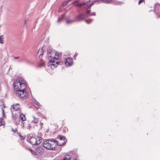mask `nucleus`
I'll return each mask as SVG.
<instances>
[{
	"mask_svg": "<svg viewBox=\"0 0 160 160\" xmlns=\"http://www.w3.org/2000/svg\"><path fill=\"white\" fill-rule=\"evenodd\" d=\"M37 138L34 133H31L27 135L26 140L32 145H38L42 142V138L39 137Z\"/></svg>",
	"mask_w": 160,
	"mask_h": 160,
	"instance_id": "f257e3e1",
	"label": "nucleus"
},
{
	"mask_svg": "<svg viewBox=\"0 0 160 160\" xmlns=\"http://www.w3.org/2000/svg\"><path fill=\"white\" fill-rule=\"evenodd\" d=\"M20 84L19 89L20 90L19 92L16 93V95L21 98L25 99L28 97V93L26 91V85L25 83L23 82Z\"/></svg>",
	"mask_w": 160,
	"mask_h": 160,
	"instance_id": "f03ea898",
	"label": "nucleus"
},
{
	"mask_svg": "<svg viewBox=\"0 0 160 160\" xmlns=\"http://www.w3.org/2000/svg\"><path fill=\"white\" fill-rule=\"evenodd\" d=\"M52 143L50 139H48L43 142V147L49 150H55L56 148V145L52 144Z\"/></svg>",
	"mask_w": 160,
	"mask_h": 160,
	"instance_id": "7ed1b4c3",
	"label": "nucleus"
},
{
	"mask_svg": "<svg viewBox=\"0 0 160 160\" xmlns=\"http://www.w3.org/2000/svg\"><path fill=\"white\" fill-rule=\"evenodd\" d=\"M98 0H95L94 1H92L91 3H90L89 5L88 4L85 7V8L87 10L86 12V14H90L91 12L90 10H89L88 9H90L91 7L94 4L95 2H98Z\"/></svg>",
	"mask_w": 160,
	"mask_h": 160,
	"instance_id": "20e7f679",
	"label": "nucleus"
},
{
	"mask_svg": "<svg viewBox=\"0 0 160 160\" xmlns=\"http://www.w3.org/2000/svg\"><path fill=\"white\" fill-rule=\"evenodd\" d=\"M72 61V59L70 57L66 59L65 62L66 66H71L73 63Z\"/></svg>",
	"mask_w": 160,
	"mask_h": 160,
	"instance_id": "39448f33",
	"label": "nucleus"
},
{
	"mask_svg": "<svg viewBox=\"0 0 160 160\" xmlns=\"http://www.w3.org/2000/svg\"><path fill=\"white\" fill-rule=\"evenodd\" d=\"M51 139V141H52V142H53L52 144L53 145H58L59 146H62L63 145H64L65 144V142L64 141L62 142H59L58 141H57V140H54V139Z\"/></svg>",
	"mask_w": 160,
	"mask_h": 160,
	"instance_id": "423d86ee",
	"label": "nucleus"
},
{
	"mask_svg": "<svg viewBox=\"0 0 160 160\" xmlns=\"http://www.w3.org/2000/svg\"><path fill=\"white\" fill-rule=\"evenodd\" d=\"M85 15L83 13H80L77 16L76 19L78 21H82L85 18Z\"/></svg>",
	"mask_w": 160,
	"mask_h": 160,
	"instance_id": "0eeeda50",
	"label": "nucleus"
},
{
	"mask_svg": "<svg viewBox=\"0 0 160 160\" xmlns=\"http://www.w3.org/2000/svg\"><path fill=\"white\" fill-rule=\"evenodd\" d=\"M91 0H90L86 2H83L82 3L77 4L74 5L75 6L78 7H80L84 5H87L88 3L90 2Z\"/></svg>",
	"mask_w": 160,
	"mask_h": 160,
	"instance_id": "6e6552de",
	"label": "nucleus"
},
{
	"mask_svg": "<svg viewBox=\"0 0 160 160\" xmlns=\"http://www.w3.org/2000/svg\"><path fill=\"white\" fill-rule=\"evenodd\" d=\"M47 53L48 54H50L51 56L52 55H54V54H55V55H56L57 56H59V55H58L57 56L56 54L55 51L53 50L52 49L50 48L48 49L47 50ZM54 56V55H53Z\"/></svg>",
	"mask_w": 160,
	"mask_h": 160,
	"instance_id": "1a4fd4ad",
	"label": "nucleus"
},
{
	"mask_svg": "<svg viewBox=\"0 0 160 160\" xmlns=\"http://www.w3.org/2000/svg\"><path fill=\"white\" fill-rule=\"evenodd\" d=\"M59 138L60 141H62V142H65V143L67 141V139L65 137L63 136H62L61 135H58L57 138Z\"/></svg>",
	"mask_w": 160,
	"mask_h": 160,
	"instance_id": "9d476101",
	"label": "nucleus"
},
{
	"mask_svg": "<svg viewBox=\"0 0 160 160\" xmlns=\"http://www.w3.org/2000/svg\"><path fill=\"white\" fill-rule=\"evenodd\" d=\"M43 150V148L40 147L36 148V152L40 154V155L42 154L43 153V152L42 151Z\"/></svg>",
	"mask_w": 160,
	"mask_h": 160,
	"instance_id": "9b49d317",
	"label": "nucleus"
},
{
	"mask_svg": "<svg viewBox=\"0 0 160 160\" xmlns=\"http://www.w3.org/2000/svg\"><path fill=\"white\" fill-rule=\"evenodd\" d=\"M18 106H19V104L18 103L14 104L12 105L13 109L14 110L17 111L19 109V107Z\"/></svg>",
	"mask_w": 160,
	"mask_h": 160,
	"instance_id": "f8f14e48",
	"label": "nucleus"
},
{
	"mask_svg": "<svg viewBox=\"0 0 160 160\" xmlns=\"http://www.w3.org/2000/svg\"><path fill=\"white\" fill-rule=\"evenodd\" d=\"M48 59L50 63H53L55 62V61L54 60V59L51 56H50L48 57Z\"/></svg>",
	"mask_w": 160,
	"mask_h": 160,
	"instance_id": "ddd939ff",
	"label": "nucleus"
},
{
	"mask_svg": "<svg viewBox=\"0 0 160 160\" xmlns=\"http://www.w3.org/2000/svg\"><path fill=\"white\" fill-rule=\"evenodd\" d=\"M71 158V156L70 155L66 154L64 156L63 160H70Z\"/></svg>",
	"mask_w": 160,
	"mask_h": 160,
	"instance_id": "4468645a",
	"label": "nucleus"
},
{
	"mask_svg": "<svg viewBox=\"0 0 160 160\" xmlns=\"http://www.w3.org/2000/svg\"><path fill=\"white\" fill-rule=\"evenodd\" d=\"M20 118L22 121H24L25 120V116L23 114H22L19 116Z\"/></svg>",
	"mask_w": 160,
	"mask_h": 160,
	"instance_id": "2eb2a0df",
	"label": "nucleus"
},
{
	"mask_svg": "<svg viewBox=\"0 0 160 160\" xmlns=\"http://www.w3.org/2000/svg\"><path fill=\"white\" fill-rule=\"evenodd\" d=\"M27 148V149H28V150H29L30 151V152H31V153H32V154L33 155H34L35 156V155H37V153L33 150H32L31 149H28V148Z\"/></svg>",
	"mask_w": 160,
	"mask_h": 160,
	"instance_id": "dca6fc26",
	"label": "nucleus"
},
{
	"mask_svg": "<svg viewBox=\"0 0 160 160\" xmlns=\"http://www.w3.org/2000/svg\"><path fill=\"white\" fill-rule=\"evenodd\" d=\"M4 37L3 35L0 36V43L3 44L4 42Z\"/></svg>",
	"mask_w": 160,
	"mask_h": 160,
	"instance_id": "f3484780",
	"label": "nucleus"
},
{
	"mask_svg": "<svg viewBox=\"0 0 160 160\" xmlns=\"http://www.w3.org/2000/svg\"><path fill=\"white\" fill-rule=\"evenodd\" d=\"M18 117V114H15L14 115H12L13 119L14 120H16L17 119Z\"/></svg>",
	"mask_w": 160,
	"mask_h": 160,
	"instance_id": "a211bd4d",
	"label": "nucleus"
},
{
	"mask_svg": "<svg viewBox=\"0 0 160 160\" xmlns=\"http://www.w3.org/2000/svg\"><path fill=\"white\" fill-rule=\"evenodd\" d=\"M22 83V81L20 82V80L19 79H17L15 81V82L13 83V84H18L19 85H20V84H21Z\"/></svg>",
	"mask_w": 160,
	"mask_h": 160,
	"instance_id": "6ab92c4d",
	"label": "nucleus"
},
{
	"mask_svg": "<svg viewBox=\"0 0 160 160\" xmlns=\"http://www.w3.org/2000/svg\"><path fill=\"white\" fill-rule=\"evenodd\" d=\"M19 86H16L15 87H14V89L15 91H16L17 92H19V90H20V89H19Z\"/></svg>",
	"mask_w": 160,
	"mask_h": 160,
	"instance_id": "aec40b11",
	"label": "nucleus"
},
{
	"mask_svg": "<svg viewBox=\"0 0 160 160\" xmlns=\"http://www.w3.org/2000/svg\"><path fill=\"white\" fill-rule=\"evenodd\" d=\"M50 65H51V66L52 65L54 68H56V67H57V66L56 65V63H51V64H49V62H48V66H50Z\"/></svg>",
	"mask_w": 160,
	"mask_h": 160,
	"instance_id": "412c9836",
	"label": "nucleus"
},
{
	"mask_svg": "<svg viewBox=\"0 0 160 160\" xmlns=\"http://www.w3.org/2000/svg\"><path fill=\"white\" fill-rule=\"evenodd\" d=\"M103 1L106 3H110L112 2V0H101V1Z\"/></svg>",
	"mask_w": 160,
	"mask_h": 160,
	"instance_id": "4be33fe9",
	"label": "nucleus"
},
{
	"mask_svg": "<svg viewBox=\"0 0 160 160\" xmlns=\"http://www.w3.org/2000/svg\"><path fill=\"white\" fill-rule=\"evenodd\" d=\"M92 21V19H89L88 20H87V19L85 20V21L88 24L91 22Z\"/></svg>",
	"mask_w": 160,
	"mask_h": 160,
	"instance_id": "5701e85b",
	"label": "nucleus"
},
{
	"mask_svg": "<svg viewBox=\"0 0 160 160\" xmlns=\"http://www.w3.org/2000/svg\"><path fill=\"white\" fill-rule=\"evenodd\" d=\"M145 0H139L138 1V4L139 5H140L141 3L144 2L145 3Z\"/></svg>",
	"mask_w": 160,
	"mask_h": 160,
	"instance_id": "b1692460",
	"label": "nucleus"
},
{
	"mask_svg": "<svg viewBox=\"0 0 160 160\" xmlns=\"http://www.w3.org/2000/svg\"><path fill=\"white\" fill-rule=\"evenodd\" d=\"M73 21V20H67L66 21V23L67 24H69V23H70L72 22Z\"/></svg>",
	"mask_w": 160,
	"mask_h": 160,
	"instance_id": "393cba45",
	"label": "nucleus"
},
{
	"mask_svg": "<svg viewBox=\"0 0 160 160\" xmlns=\"http://www.w3.org/2000/svg\"><path fill=\"white\" fill-rule=\"evenodd\" d=\"M45 65V63L44 62H40L39 64V66L40 67H42L44 66Z\"/></svg>",
	"mask_w": 160,
	"mask_h": 160,
	"instance_id": "a878e982",
	"label": "nucleus"
},
{
	"mask_svg": "<svg viewBox=\"0 0 160 160\" xmlns=\"http://www.w3.org/2000/svg\"><path fill=\"white\" fill-rule=\"evenodd\" d=\"M19 137L21 138V140H23L25 138V137H23L20 134H19Z\"/></svg>",
	"mask_w": 160,
	"mask_h": 160,
	"instance_id": "bb28decb",
	"label": "nucleus"
},
{
	"mask_svg": "<svg viewBox=\"0 0 160 160\" xmlns=\"http://www.w3.org/2000/svg\"><path fill=\"white\" fill-rule=\"evenodd\" d=\"M62 62H58V61L57 62H56V64H58V65L60 64V65H62Z\"/></svg>",
	"mask_w": 160,
	"mask_h": 160,
	"instance_id": "cd10ccee",
	"label": "nucleus"
},
{
	"mask_svg": "<svg viewBox=\"0 0 160 160\" xmlns=\"http://www.w3.org/2000/svg\"><path fill=\"white\" fill-rule=\"evenodd\" d=\"M41 53L40 54V55H42L41 57H42V56H43V53H44V50L43 49H42H42L41 50Z\"/></svg>",
	"mask_w": 160,
	"mask_h": 160,
	"instance_id": "c85d7f7f",
	"label": "nucleus"
},
{
	"mask_svg": "<svg viewBox=\"0 0 160 160\" xmlns=\"http://www.w3.org/2000/svg\"><path fill=\"white\" fill-rule=\"evenodd\" d=\"M38 120L37 119L34 118V122L35 123H37L38 122Z\"/></svg>",
	"mask_w": 160,
	"mask_h": 160,
	"instance_id": "c756f323",
	"label": "nucleus"
},
{
	"mask_svg": "<svg viewBox=\"0 0 160 160\" xmlns=\"http://www.w3.org/2000/svg\"><path fill=\"white\" fill-rule=\"evenodd\" d=\"M96 15L95 13L94 12H92L90 13V16H95Z\"/></svg>",
	"mask_w": 160,
	"mask_h": 160,
	"instance_id": "7c9ffc66",
	"label": "nucleus"
},
{
	"mask_svg": "<svg viewBox=\"0 0 160 160\" xmlns=\"http://www.w3.org/2000/svg\"><path fill=\"white\" fill-rule=\"evenodd\" d=\"M4 110H3L2 108V115H3V118H5V113L4 112Z\"/></svg>",
	"mask_w": 160,
	"mask_h": 160,
	"instance_id": "2f4dec72",
	"label": "nucleus"
},
{
	"mask_svg": "<svg viewBox=\"0 0 160 160\" xmlns=\"http://www.w3.org/2000/svg\"><path fill=\"white\" fill-rule=\"evenodd\" d=\"M62 20V18H59L58 19V22H60Z\"/></svg>",
	"mask_w": 160,
	"mask_h": 160,
	"instance_id": "473e14b6",
	"label": "nucleus"
},
{
	"mask_svg": "<svg viewBox=\"0 0 160 160\" xmlns=\"http://www.w3.org/2000/svg\"><path fill=\"white\" fill-rule=\"evenodd\" d=\"M13 86L14 87H15L16 86H19V85L18 84H13Z\"/></svg>",
	"mask_w": 160,
	"mask_h": 160,
	"instance_id": "72a5a7b5",
	"label": "nucleus"
},
{
	"mask_svg": "<svg viewBox=\"0 0 160 160\" xmlns=\"http://www.w3.org/2000/svg\"><path fill=\"white\" fill-rule=\"evenodd\" d=\"M78 53H77L76 52L74 54V58L75 59V58L78 55Z\"/></svg>",
	"mask_w": 160,
	"mask_h": 160,
	"instance_id": "f704fd0d",
	"label": "nucleus"
},
{
	"mask_svg": "<svg viewBox=\"0 0 160 160\" xmlns=\"http://www.w3.org/2000/svg\"><path fill=\"white\" fill-rule=\"evenodd\" d=\"M41 56H42V55H40L39 56V59L41 61H42V57H41Z\"/></svg>",
	"mask_w": 160,
	"mask_h": 160,
	"instance_id": "c9c22d12",
	"label": "nucleus"
},
{
	"mask_svg": "<svg viewBox=\"0 0 160 160\" xmlns=\"http://www.w3.org/2000/svg\"><path fill=\"white\" fill-rule=\"evenodd\" d=\"M79 2V0H76L75 1L73 2L72 3H77V2Z\"/></svg>",
	"mask_w": 160,
	"mask_h": 160,
	"instance_id": "e433bc0d",
	"label": "nucleus"
},
{
	"mask_svg": "<svg viewBox=\"0 0 160 160\" xmlns=\"http://www.w3.org/2000/svg\"><path fill=\"white\" fill-rule=\"evenodd\" d=\"M23 61V59L22 58H21L18 61L19 62H22Z\"/></svg>",
	"mask_w": 160,
	"mask_h": 160,
	"instance_id": "4c0bfd02",
	"label": "nucleus"
},
{
	"mask_svg": "<svg viewBox=\"0 0 160 160\" xmlns=\"http://www.w3.org/2000/svg\"><path fill=\"white\" fill-rule=\"evenodd\" d=\"M36 105L38 106H40V103H39V102H37L36 103Z\"/></svg>",
	"mask_w": 160,
	"mask_h": 160,
	"instance_id": "58836bf2",
	"label": "nucleus"
},
{
	"mask_svg": "<svg viewBox=\"0 0 160 160\" xmlns=\"http://www.w3.org/2000/svg\"><path fill=\"white\" fill-rule=\"evenodd\" d=\"M53 58L54 59H55L56 60H58L59 59V58H58L54 57Z\"/></svg>",
	"mask_w": 160,
	"mask_h": 160,
	"instance_id": "ea45409f",
	"label": "nucleus"
},
{
	"mask_svg": "<svg viewBox=\"0 0 160 160\" xmlns=\"http://www.w3.org/2000/svg\"><path fill=\"white\" fill-rule=\"evenodd\" d=\"M40 123V126L42 127L43 125V123L42 122H41Z\"/></svg>",
	"mask_w": 160,
	"mask_h": 160,
	"instance_id": "a19ab883",
	"label": "nucleus"
},
{
	"mask_svg": "<svg viewBox=\"0 0 160 160\" xmlns=\"http://www.w3.org/2000/svg\"><path fill=\"white\" fill-rule=\"evenodd\" d=\"M19 58V57H14V58L15 59H18Z\"/></svg>",
	"mask_w": 160,
	"mask_h": 160,
	"instance_id": "79ce46f5",
	"label": "nucleus"
},
{
	"mask_svg": "<svg viewBox=\"0 0 160 160\" xmlns=\"http://www.w3.org/2000/svg\"><path fill=\"white\" fill-rule=\"evenodd\" d=\"M13 132H14V133H16V131H15V130H14V131H13Z\"/></svg>",
	"mask_w": 160,
	"mask_h": 160,
	"instance_id": "37998d69",
	"label": "nucleus"
},
{
	"mask_svg": "<svg viewBox=\"0 0 160 160\" xmlns=\"http://www.w3.org/2000/svg\"><path fill=\"white\" fill-rule=\"evenodd\" d=\"M2 118H0V122H1L2 121Z\"/></svg>",
	"mask_w": 160,
	"mask_h": 160,
	"instance_id": "c03bdc74",
	"label": "nucleus"
},
{
	"mask_svg": "<svg viewBox=\"0 0 160 160\" xmlns=\"http://www.w3.org/2000/svg\"><path fill=\"white\" fill-rule=\"evenodd\" d=\"M59 142H62V141H58Z\"/></svg>",
	"mask_w": 160,
	"mask_h": 160,
	"instance_id": "a18cd8bd",
	"label": "nucleus"
},
{
	"mask_svg": "<svg viewBox=\"0 0 160 160\" xmlns=\"http://www.w3.org/2000/svg\"><path fill=\"white\" fill-rule=\"evenodd\" d=\"M77 160V158H75V159H74V160Z\"/></svg>",
	"mask_w": 160,
	"mask_h": 160,
	"instance_id": "49530a36",
	"label": "nucleus"
},
{
	"mask_svg": "<svg viewBox=\"0 0 160 160\" xmlns=\"http://www.w3.org/2000/svg\"><path fill=\"white\" fill-rule=\"evenodd\" d=\"M69 62L68 61V62H67V64H68V63H69Z\"/></svg>",
	"mask_w": 160,
	"mask_h": 160,
	"instance_id": "de8ad7c7",
	"label": "nucleus"
},
{
	"mask_svg": "<svg viewBox=\"0 0 160 160\" xmlns=\"http://www.w3.org/2000/svg\"><path fill=\"white\" fill-rule=\"evenodd\" d=\"M42 134H41H41H40V136H42Z\"/></svg>",
	"mask_w": 160,
	"mask_h": 160,
	"instance_id": "09e8293b",
	"label": "nucleus"
},
{
	"mask_svg": "<svg viewBox=\"0 0 160 160\" xmlns=\"http://www.w3.org/2000/svg\"><path fill=\"white\" fill-rule=\"evenodd\" d=\"M99 1V0H98ZM99 2V1H98V2Z\"/></svg>",
	"mask_w": 160,
	"mask_h": 160,
	"instance_id": "8fccbe9b",
	"label": "nucleus"
},
{
	"mask_svg": "<svg viewBox=\"0 0 160 160\" xmlns=\"http://www.w3.org/2000/svg\"><path fill=\"white\" fill-rule=\"evenodd\" d=\"M2 125H0V126H1Z\"/></svg>",
	"mask_w": 160,
	"mask_h": 160,
	"instance_id": "3c124183",
	"label": "nucleus"
}]
</instances>
